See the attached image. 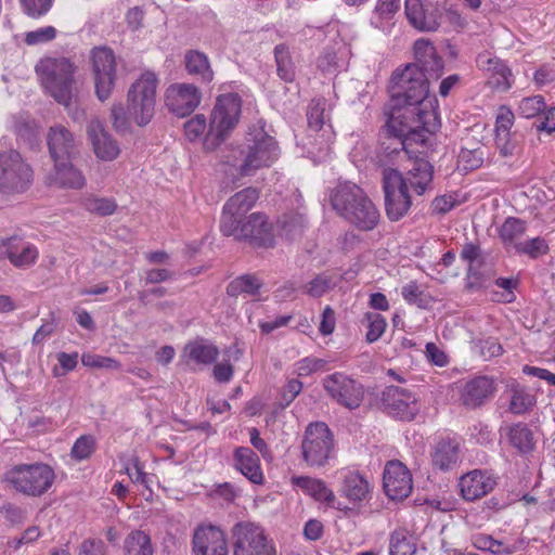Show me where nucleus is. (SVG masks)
Segmentation results:
<instances>
[{
	"label": "nucleus",
	"mask_w": 555,
	"mask_h": 555,
	"mask_svg": "<svg viewBox=\"0 0 555 555\" xmlns=\"http://www.w3.org/2000/svg\"><path fill=\"white\" fill-rule=\"evenodd\" d=\"M413 51L415 62L392 75L388 102L387 128L400 140L402 150L420 129L433 132L438 126L437 100L429 94V81L440 78L443 62L429 39H417Z\"/></svg>",
	"instance_id": "f257e3e1"
},
{
	"label": "nucleus",
	"mask_w": 555,
	"mask_h": 555,
	"mask_svg": "<svg viewBox=\"0 0 555 555\" xmlns=\"http://www.w3.org/2000/svg\"><path fill=\"white\" fill-rule=\"evenodd\" d=\"M158 78L153 72H145L130 86L127 94V111L121 105L112 108L113 125L120 131L127 128L128 119L138 126L147 125L154 114L157 99Z\"/></svg>",
	"instance_id": "f03ea898"
},
{
	"label": "nucleus",
	"mask_w": 555,
	"mask_h": 555,
	"mask_svg": "<svg viewBox=\"0 0 555 555\" xmlns=\"http://www.w3.org/2000/svg\"><path fill=\"white\" fill-rule=\"evenodd\" d=\"M331 204L339 216L360 230H372L379 221L376 206L354 183H339L331 193Z\"/></svg>",
	"instance_id": "7ed1b4c3"
},
{
	"label": "nucleus",
	"mask_w": 555,
	"mask_h": 555,
	"mask_svg": "<svg viewBox=\"0 0 555 555\" xmlns=\"http://www.w3.org/2000/svg\"><path fill=\"white\" fill-rule=\"evenodd\" d=\"M34 181V170L5 139L0 140V192L20 194L27 191Z\"/></svg>",
	"instance_id": "20e7f679"
},
{
	"label": "nucleus",
	"mask_w": 555,
	"mask_h": 555,
	"mask_svg": "<svg viewBox=\"0 0 555 555\" xmlns=\"http://www.w3.org/2000/svg\"><path fill=\"white\" fill-rule=\"evenodd\" d=\"M44 90L60 104H67L74 91V64L65 57H46L36 65Z\"/></svg>",
	"instance_id": "39448f33"
},
{
	"label": "nucleus",
	"mask_w": 555,
	"mask_h": 555,
	"mask_svg": "<svg viewBox=\"0 0 555 555\" xmlns=\"http://www.w3.org/2000/svg\"><path fill=\"white\" fill-rule=\"evenodd\" d=\"M241 108L242 100L237 93H224L217 98L204 139V146L207 150H215L236 127Z\"/></svg>",
	"instance_id": "423d86ee"
},
{
	"label": "nucleus",
	"mask_w": 555,
	"mask_h": 555,
	"mask_svg": "<svg viewBox=\"0 0 555 555\" xmlns=\"http://www.w3.org/2000/svg\"><path fill=\"white\" fill-rule=\"evenodd\" d=\"M248 137V144L241 152L242 160L236 166L241 176H254L259 169L270 167L280 156L278 142L262 128L251 130Z\"/></svg>",
	"instance_id": "0eeeda50"
},
{
	"label": "nucleus",
	"mask_w": 555,
	"mask_h": 555,
	"mask_svg": "<svg viewBox=\"0 0 555 555\" xmlns=\"http://www.w3.org/2000/svg\"><path fill=\"white\" fill-rule=\"evenodd\" d=\"M55 474L43 463L18 464L5 474V480L16 491L27 496H41L53 485Z\"/></svg>",
	"instance_id": "6e6552de"
},
{
	"label": "nucleus",
	"mask_w": 555,
	"mask_h": 555,
	"mask_svg": "<svg viewBox=\"0 0 555 555\" xmlns=\"http://www.w3.org/2000/svg\"><path fill=\"white\" fill-rule=\"evenodd\" d=\"M234 555H276L274 544L264 530L249 521L237 522L232 529Z\"/></svg>",
	"instance_id": "1a4fd4ad"
},
{
	"label": "nucleus",
	"mask_w": 555,
	"mask_h": 555,
	"mask_svg": "<svg viewBox=\"0 0 555 555\" xmlns=\"http://www.w3.org/2000/svg\"><path fill=\"white\" fill-rule=\"evenodd\" d=\"M446 11V0H405L404 14L409 24L423 33L436 31Z\"/></svg>",
	"instance_id": "9d476101"
},
{
	"label": "nucleus",
	"mask_w": 555,
	"mask_h": 555,
	"mask_svg": "<svg viewBox=\"0 0 555 555\" xmlns=\"http://www.w3.org/2000/svg\"><path fill=\"white\" fill-rule=\"evenodd\" d=\"M304 460L310 466H323L333 451V435L324 423L310 424L301 443Z\"/></svg>",
	"instance_id": "9b49d317"
},
{
	"label": "nucleus",
	"mask_w": 555,
	"mask_h": 555,
	"mask_svg": "<svg viewBox=\"0 0 555 555\" xmlns=\"http://www.w3.org/2000/svg\"><path fill=\"white\" fill-rule=\"evenodd\" d=\"M383 188L387 217L391 221H398L408 214L412 204L409 191L402 183V175L397 169H385Z\"/></svg>",
	"instance_id": "f8f14e48"
},
{
	"label": "nucleus",
	"mask_w": 555,
	"mask_h": 555,
	"mask_svg": "<svg viewBox=\"0 0 555 555\" xmlns=\"http://www.w3.org/2000/svg\"><path fill=\"white\" fill-rule=\"evenodd\" d=\"M326 34L330 36V43L323 48L317 66L324 74H335L347 68L351 52L340 37L338 23H330L326 26Z\"/></svg>",
	"instance_id": "ddd939ff"
},
{
	"label": "nucleus",
	"mask_w": 555,
	"mask_h": 555,
	"mask_svg": "<svg viewBox=\"0 0 555 555\" xmlns=\"http://www.w3.org/2000/svg\"><path fill=\"white\" fill-rule=\"evenodd\" d=\"M322 384L333 400L350 410L357 409L363 400L361 384L343 372L325 376Z\"/></svg>",
	"instance_id": "4468645a"
},
{
	"label": "nucleus",
	"mask_w": 555,
	"mask_h": 555,
	"mask_svg": "<svg viewBox=\"0 0 555 555\" xmlns=\"http://www.w3.org/2000/svg\"><path fill=\"white\" fill-rule=\"evenodd\" d=\"M95 92L101 101L106 100L116 81V57L105 47L94 48L91 52Z\"/></svg>",
	"instance_id": "2eb2a0df"
},
{
	"label": "nucleus",
	"mask_w": 555,
	"mask_h": 555,
	"mask_svg": "<svg viewBox=\"0 0 555 555\" xmlns=\"http://www.w3.org/2000/svg\"><path fill=\"white\" fill-rule=\"evenodd\" d=\"M385 412L400 421H412L418 414L421 404L417 397L408 389L390 386L383 392Z\"/></svg>",
	"instance_id": "dca6fc26"
},
{
	"label": "nucleus",
	"mask_w": 555,
	"mask_h": 555,
	"mask_svg": "<svg viewBox=\"0 0 555 555\" xmlns=\"http://www.w3.org/2000/svg\"><path fill=\"white\" fill-rule=\"evenodd\" d=\"M259 197L258 191L254 188H246L234 194L223 206L220 220V231L223 235H232L235 232V222L249 211Z\"/></svg>",
	"instance_id": "f3484780"
},
{
	"label": "nucleus",
	"mask_w": 555,
	"mask_h": 555,
	"mask_svg": "<svg viewBox=\"0 0 555 555\" xmlns=\"http://www.w3.org/2000/svg\"><path fill=\"white\" fill-rule=\"evenodd\" d=\"M235 232L231 236L237 240H248L259 247H272L274 245V233L272 224L268 222L262 214H251L245 222L242 219L235 222Z\"/></svg>",
	"instance_id": "a211bd4d"
},
{
	"label": "nucleus",
	"mask_w": 555,
	"mask_h": 555,
	"mask_svg": "<svg viewBox=\"0 0 555 555\" xmlns=\"http://www.w3.org/2000/svg\"><path fill=\"white\" fill-rule=\"evenodd\" d=\"M201 101L202 92L193 83H172L165 92V104L167 108L180 117L193 113Z\"/></svg>",
	"instance_id": "6ab92c4d"
},
{
	"label": "nucleus",
	"mask_w": 555,
	"mask_h": 555,
	"mask_svg": "<svg viewBox=\"0 0 555 555\" xmlns=\"http://www.w3.org/2000/svg\"><path fill=\"white\" fill-rule=\"evenodd\" d=\"M383 485L386 495L393 501L406 499L413 489L412 475L400 461H389L384 469Z\"/></svg>",
	"instance_id": "aec40b11"
},
{
	"label": "nucleus",
	"mask_w": 555,
	"mask_h": 555,
	"mask_svg": "<svg viewBox=\"0 0 555 555\" xmlns=\"http://www.w3.org/2000/svg\"><path fill=\"white\" fill-rule=\"evenodd\" d=\"M476 64L477 67L483 72L489 87L494 91L506 92L514 85L512 69L505 62L491 55V53L483 52L478 54Z\"/></svg>",
	"instance_id": "412c9836"
},
{
	"label": "nucleus",
	"mask_w": 555,
	"mask_h": 555,
	"mask_svg": "<svg viewBox=\"0 0 555 555\" xmlns=\"http://www.w3.org/2000/svg\"><path fill=\"white\" fill-rule=\"evenodd\" d=\"M72 159L53 160V167L46 175V184L64 190L83 189L87 179L82 171L73 164Z\"/></svg>",
	"instance_id": "4be33fe9"
},
{
	"label": "nucleus",
	"mask_w": 555,
	"mask_h": 555,
	"mask_svg": "<svg viewBox=\"0 0 555 555\" xmlns=\"http://www.w3.org/2000/svg\"><path fill=\"white\" fill-rule=\"evenodd\" d=\"M194 555H228L224 532L214 525L198 526L192 539Z\"/></svg>",
	"instance_id": "5701e85b"
},
{
	"label": "nucleus",
	"mask_w": 555,
	"mask_h": 555,
	"mask_svg": "<svg viewBox=\"0 0 555 555\" xmlns=\"http://www.w3.org/2000/svg\"><path fill=\"white\" fill-rule=\"evenodd\" d=\"M87 137L98 159L113 162L120 155L118 141L105 129L98 118H92L87 127Z\"/></svg>",
	"instance_id": "b1692460"
},
{
	"label": "nucleus",
	"mask_w": 555,
	"mask_h": 555,
	"mask_svg": "<svg viewBox=\"0 0 555 555\" xmlns=\"http://www.w3.org/2000/svg\"><path fill=\"white\" fill-rule=\"evenodd\" d=\"M340 494L353 505H361L371 498L372 485L358 470L345 468L340 472Z\"/></svg>",
	"instance_id": "393cba45"
},
{
	"label": "nucleus",
	"mask_w": 555,
	"mask_h": 555,
	"mask_svg": "<svg viewBox=\"0 0 555 555\" xmlns=\"http://www.w3.org/2000/svg\"><path fill=\"white\" fill-rule=\"evenodd\" d=\"M47 142L52 160L74 158L77 155V144L74 135L63 125L50 127Z\"/></svg>",
	"instance_id": "a878e982"
},
{
	"label": "nucleus",
	"mask_w": 555,
	"mask_h": 555,
	"mask_svg": "<svg viewBox=\"0 0 555 555\" xmlns=\"http://www.w3.org/2000/svg\"><path fill=\"white\" fill-rule=\"evenodd\" d=\"M495 390L494 382L487 376H477L466 382L461 390L462 403L470 409L482 405Z\"/></svg>",
	"instance_id": "bb28decb"
},
{
	"label": "nucleus",
	"mask_w": 555,
	"mask_h": 555,
	"mask_svg": "<svg viewBox=\"0 0 555 555\" xmlns=\"http://www.w3.org/2000/svg\"><path fill=\"white\" fill-rule=\"evenodd\" d=\"M434 167L426 159H416L412 167L402 176V183L409 191H414L417 195H423L433 190Z\"/></svg>",
	"instance_id": "cd10ccee"
},
{
	"label": "nucleus",
	"mask_w": 555,
	"mask_h": 555,
	"mask_svg": "<svg viewBox=\"0 0 555 555\" xmlns=\"http://www.w3.org/2000/svg\"><path fill=\"white\" fill-rule=\"evenodd\" d=\"M495 483L492 475L478 469L467 473L460 479L462 495L467 501H474L488 494L493 490Z\"/></svg>",
	"instance_id": "c85d7f7f"
},
{
	"label": "nucleus",
	"mask_w": 555,
	"mask_h": 555,
	"mask_svg": "<svg viewBox=\"0 0 555 555\" xmlns=\"http://www.w3.org/2000/svg\"><path fill=\"white\" fill-rule=\"evenodd\" d=\"M4 255L15 268L27 269L37 262L39 250L34 244L13 237L7 242Z\"/></svg>",
	"instance_id": "c756f323"
},
{
	"label": "nucleus",
	"mask_w": 555,
	"mask_h": 555,
	"mask_svg": "<svg viewBox=\"0 0 555 555\" xmlns=\"http://www.w3.org/2000/svg\"><path fill=\"white\" fill-rule=\"evenodd\" d=\"M219 356L218 348L205 340H195L185 345L181 358L186 364L209 365Z\"/></svg>",
	"instance_id": "7c9ffc66"
},
{
	"label": "nucleus",
	"mask_w": 555,
	"mask_h": 555,
	"mask_svg": "<svg viewBox=\"0 0 555 555\" xmlns=\"http://www.w3.org/2000/svg\"><path fill=\"white\" fill-rule=\"evenodd\" d=\"M236 468L251 482L261 483L263 475L258 455L249 448L240 447L234 452Z\"/></svg>",
	"instance_id": "2f4dec72"
},
{
	"label": "nucleus",
	"mask_w": 555,
	"mask_h": 555,
	"mask_svg": "<svg viewBox=\"0 0 555 555\" xmlns=\"http://www.w3.org/2000/svg\"><path fill=\"white\" fill-rule=\"evenodd\" d=\"M399 9L400 0H377L370 17L371 25L383 31L389 30Z\"/></svg>",
	"instance_id": "473e14b6"
},
{
	"label": "nucleus",
	"mask_w": 555,
	"mask_h": 555,
	"mask_svg": "<svg viewBox=\"0 0 555 555\" xmlns=\"http://www.w3.org/2000/svg\"><path fill=\"white\" fill-rule=\"evenodd\" d=\"M292 483L317 501L325 502L327 504H332L335 501V494L333 491L320 479H314L308 476H293Z\"/></svg>",
	"instance_id": "72a5a7b5"
},
{
	"label": "nucleus",
	"mask_w": 555,
	"mask_h": 555,
	"mask_svg": "<svg viewBox=\"0 0 555 555\" xmlns=\"http://www.w3.org/2000/svg\"><path fill=\"white\" fill-rule=\"evenodd\" d=\"M186 72L195 76L198 80L209 83L214 79V70L211 69L209 60L206 54L199 51H188L184 55Z\"/></svg>",
	"instance_id": "f704fd0d"
},
{
	"label": "nucleus",
	"mask_w": 555,
	"mask_h": 555,
	"mask_svg": "<svg viewBox=\"0 0 555 555\" xmlns=\"http://www.w3.org/2000/svg\"><path fill=\"white\" fill-rule=\"evenodd\" d=\"M459 460V444L455 440L446 438L437 442L433 453V463L440 469H450Z\"/></svg>",
	"instance_id": "c9c22d12"
},
{
	"label": "nucleus",
	"mask_w": 555,
	"mask_h": 555,
	"mask_svg": "<svg viewBox=\"0 0 555 555\" xmlns=\"http://www.w3.org/2000/svg\"><path fill=\"white\" fill-rule=\"evenodd\" d=\"M526 232V223L520 219L509 217L500 229V237L507 248L517 249V244H521V237Z\"/></svg>",
	"instance_id": "e433bc0d"
},
{
	"label": "nucleus",
	"mask_w": 555,
	"mask_h": 555,
	"mask_svg": "<svg viewBox=\"0 0 555 555\" xmlns=\"http://www.w3.org/2000/svg\"><path fill=\"white\" fill-rule=\"evenodd\" d=\"M507 437L509 443L520 453H528L534 447L532 431L522 423L508 427Z\"/></svg>",
	"instance_id": "4c0bfd02"
},
{
	"label": "nucleus",
	"mask_w": 555,
	"mask_h": 555,
	"mask_svg": "<svg viewBox=\"0 0 555 555\" xmlns=\"http://www.w3.org/2000/svg\"><path fill=\"white\" fill-rule=\"evenodd\" d=\"M415 552L416 544L406 530L398 529L391 533L389 541L390 555H414Z\"/></svg>",
	"instance_id": "58836bf2"
},
{
	"label": "nucleus",
	"mask_w": 555,
	"mask_h": 555,
	"mask_svg": "<svg viewBox=\"0 0 555 555\" xmlns=\"http://www.w3.org/2000/svg\"><path fill=\"white\" fill-rule=\"evenodd\" d=\"M126 555H152L150 537L143 531H132L125 541Z\"/></svg>",
	"instance_id": "ea45409f"
},
{
	"label": "nucleus",
	"mask_w": 555,
	"mask_h": 555,
	"mask_svg": "<svg viewBox=\"0 0 555 555\" xmlns=\"http://www.w3.org/2000/svg\"><path fill=\"white\" fill-rule=\"evenodd\" d=\"M262 282L251 274H244L234 279L227 287L230 296H238L241 294L255 295L258 293Z\"/></svg>",
	"instance_id": "a19ab883"
},
{
	"label": "nucleus",
	"mask_w": 555,
	"mask_h": 555,
	"mask_svg": "<svg viewBox=\"0 0 555 555\" xmlns=\"http://www.w3.org/2000/svg\"><path fill=\"white\" fill-rule=\"evenodd\" d=\"M362 323L366 326L365 340L369 344L377 341L386 331V319L377 312H366Z\"/></svg>",
	"instance_id": "79ce46f5"
},
{
	"label": "nucleus",
	"mask_w": 555,
	"mask_h": 555,
	"mask_svg": "<svg viewBox=\"0 0 555 555\" xmlns=\"http://www.w3.org/2000/svg\"><path fill=\"white\" fill-rule=\"evenodd\" d=\"M278 75L284 81L291 82L295 78V67L291 60L288 49L284 44L274 48Z\"/></svg>",
	"instance_id": "37998d69"
},
{
	"label": "nucleus",
	"mask_w": 555,
	"mask_h": 555,
	"mask_svg": "<svg viewBox=\"0 0 555 555\" xmlns=\"http://www.w3.org/2000/svg\"><path fill=\"white\" fill-rule=\"evenodd\" d=\"M324 111V103L320 101L312 102L309 105L307 113L308 125L311 130L323 131V134H327L330 137L332 134V126L325 124Z\"/></svg>",
	"instance_id": "c03bdc74"
},
{
	"label": "nucleus",
	"mask_w": 555,
	"mask_h": 555,
	"mask_svg": "<svg viewBox=\"0 0 555 555\" xmlns=\"http://www.w3.org/2000/svg\"><path fill=\"white\" fill-rule=\"evenodd\" d=\"M82 205L88 211L100 216H109L114 214L117 208L114 199L92 195L85 197Z\"/></svg>",
	"instance_id": "a18cd8bd"
},
{
	"label": "nucleus",
	"mask_w": 555,
	"mask_h": 555,
	"mask_svg": "<svg viewBox=\"0 0 555 555\" xmlns=\"http://www.w3.org/2000/svg\"><path fill=\"white\" fill-rule=\"evenodd\" d=\"M534 404V397L525 388L515 387L512 389L509 410L514 414H524Z\"/></svg>",
	"instance_id": "49530a36"
},
{
	"label": "nucleus",
	"mask_w": 555,
	"mask_h": 555,
	"mask_svg": "<svg viewBox=\"0 0 555 555\" xmlns=\"http://www.w3.org/2000/svg\"><path fill=\"white\" fill-rule=\"evenodd\" d=\"M480 257V249L478 246H476L473 243H467L463 246L461 251V258L469 263L468 270H467V280H468V287H480L481 283H479L476 276V273L474 272L473 263L477 261Z\"/></svg>",
	"instance_id": "de8ad7c7"
},
{
	"label": "nucleus",
	"mask_w": 555,
	"mask_h": 555,
	"mask_svg": "<svg viewBox=\"0 0 555 555\" xmlns=\"http://www.w3.org/2000/svg\"><path fill=\"white\" fill-rule=\"evenodd\" d=\"M335 285L336 281L332 274L322 273L317 275L305 286V292L312 297H321Z\"/></svg>",
	"instance_id": "09e8293b"
},
{
	"label": "nucleus",
	"mask_w": 555,
	"mask_h": 555,
	"mask_svg": "<svg viewBox=\"0 0 555 555\" xmlns=\"http://www.w3.org/2000/svg\"><path fill=\"white\" fill-rule=\"evenodd\" d=\"M81 363L83 366L92 369H105V370H119L120 363L111 357H103L100 354L85 352L81 356Z\"/></svg>",
	"instance_id": "8fccbe9b"
},
{
	"label": "nucleus",
	"mask_w": 555,
	"mask_h": 555,
	"mask_svg": "<svg viewBox=\"0 0 555 555\" xmlns=\"http://www.w3.org/2000/svg\"><path fill=\"white\" fill-rule=\"evenodd\" d=\"M459 166L463 170H475L483 163V151L481 149H465L463 147L457 157Z\"/></svg>",
	"instance_id": "3c124183"
},
{
	"label": "nucleus",
	"mask_w": 555,
	"mask_h": 555,
	"mask_svg": "<svg viewBox=\"0 0 555 555\" xmlns=\"http://www.w3.org/2000/svg\"><path fill=\"white\" fill-rule=\"evenodd\" d=\"M22 11L31 18L44 16L53 7L54 0H18Z\"/></svg>",
	"instance_id": "603ef678"
},
{
	"label": "nucleus",
	"mask_w": 555,
	"mask_h": 555,
	"mask_svg": "<svg viewBox=\"0 0 555 555\" xmlns=\"http://www.w3.org/2000/svg\"><path fill=\"white\" fill-rule=\"evenodd\" d=\"M281 229L283 233L289 237L295 238L299 236L304 232V228L306 227V220L304 216L299 214H294L289 216H284L282 220H280Z\"/></svg>",
	"instance_id": "864d4df0"
},
{
	"label": "nucleus",
	"mask_w": 555,
	"mask_h": 555,
	"mask_svg": "<svg viewBox=\"0 0 555 555\" xmlns=\"http://www.w3.org/2000/svg\"><path fill=\"white\" fill-rule=\"evenodd\" d=\"M545 102L542 95H533L519 102V113L525 118H533L545 111Z\"/></svg>",
	"instance_id": "5fc2aeb1"
},
{
	"label": "nucleus",
	"mask_w": 555,
	"mask_h": 555,
	"mask_svg": "<svg viewBox=\"0 0 555 555\" xmlns=\"http://www.w3.org/2000/svg\"><path fill=\"white\" fill-rule=\"evenodd\" d=\"M56 29L53 26H43L31 31H27L24 41L28 46H37L52 41L56 37Z\"/></svg>",
	"instance_id": "6e6d98bb"
},
{
	"label": "nucleus",
	"mask_w": 555,
	"mask_h": 555,
	"mask_svg": "<svg viewBox=\"0 0 555 555\" xmlns=\"http://www.w3.org/2000/svg\"><path fill=\"white\" fill-rule=\"evenodd\" d=\"M548 246L544 238L534 237L528 241H522L521 244H517L516 253L526 254L531 258H538L546 254Z\"/></svg>",
	"instance_id": "4d7b16f0"
},
{
	"label": "nucleus",
	"mask_w": 555,
	"mask_h": 555,
	"mask_svg": "<svg viewBox=\"0 0 555 555\" xmlns=\"http://www.w3.org/2000/svg\"><path fill=\"white\" fill-rule=\"evenodd\" d=\"M56 359L59 365L52 369V374L54 377H63L68 372H72L76 369L78 364V352L67 353V352H59L56 354Z\"/></svg>",
	"instance_id": "13d9d810"
},
{
	"label": "nucleus",
	"mask_w": 555,
	"mask_h": 555,
	"mask_svg": "<svg viewBox=\"0 0 555 555\" xmlns=\"http://www.w3.org/2000/svg\"><path fill=\"white\" fill-rule=\"evenodd\" d=\"M125 473L129 476L132 482L139 483L149 488L150 477L143 470V465L138 457H132L129 463L125 465Z\"/></svg>",
	"instance_id": "bf43d9fd"
},
{
	"label": "nucleus",
	"mask_w": 555,
	"mask_h": 555,
	"mask_svg": "<svg viewBox=\"0 0 555 555\" xmlns=\"http://www.w3.org/2000/svg\"><path fill=\"white\" fill-rule=\"evenodd\" d=\"M95 449V440L91 436L79 437L72 448V455L78 461L88 459Z\"/></svg>",
	"instance_id": "052dcab7"
},
{
	"label": "nucleus",
	"mask_w": 555,
	"mask_h": 555,
	"mask_svg": "<svg viewBox=\"0 0 555 555\" xmlns=\"http://www.w3.org/2000/svg\"><path fill=\"white\" fill-rule=\"evenodd\" d=\"M206 128V117L197 114L184 124V133L190 141H195L204 134Z\"/></svg>",
	"instance_id": "680f3d73"
},
{
	"label": "nucleus",
	"mask_w": 555,
	"mask_h": 555,
	"mask_svg": "<svg viewBox=\"0 0 555 555\" xmlns=\"http://www.w3.org/2000/svg\"><path fill=\"white\" fill-rule=\"evenodd\" d=\"M325 361L315 357H306L296 362V372L299 376H309L310 374L321 370Z\"/></svg>",
	"instance_id": "e2e57ef3"
},
{
	"label": "nucleus",
	"mask_w": 555,
	"mask_h": 555,
	"mask_svg": "<svg viewBox=\"0 0 555 555\" xmlns=\"http://www.w3.org/2000/svg\"><path fill=\"white\" fill-rule=\"evenodd\" d=\"M495 143L501 153V155L507 157L514 155L518 150V143L511 132H505V134H496Z\"/></svg>",
	"instance_id": "0e129e2a"
},
{
	"label": "nucleus",
	"mask_w": 555,
	"mask_h": 555,
	"mask_svg": "<svg viewBox=\"0 0 555 555\" xmlns=\"http://www.w3.org/2000/svg\"><path fill=\"white\" fill-rule=\"evenodd\" d=\"M502 351V346L495 338L490 337L479 341V352L485 360L499 357Z\"/></svg>",
	"instance_id": "69168bd1"
},
{
	"label": "nucleus",
	"mask_w": 555,
	"mask_h": 555,
	"mask_svg": "<svg viewBox=\"0 0 555 555\" xmlns=\"http://www.w3.org/2000/svg\"><path fill=\"white\" fill-rule=\"evenodd\" d=\"M514 124V114L508 108L502 107L496 116L495 131L496 134H505L509 132Z\"/></svg>",
	"instance_id": "338daca9"
},
{
	"label": "nucleus",
	"mask_w": 555,
	"mask_h": 555,
	"mask_svg": "<svg viewBox=\"0 0 555 555\" xmlns=\"http://www.w3.org/2000/svg\"><path fill=\"white\" fill-rule=\"evenodd\" d=\"M105 545L101 540H86L80 545L79 555H105Z\"/></svg>",
	"instance_id": "774afa93"
}]
</instances>
